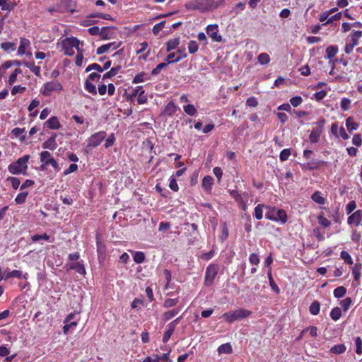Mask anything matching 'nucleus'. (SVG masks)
<instances>
[{"label": "nucleus", "mask_w": 362, "mask_h": 362, "mask_svg": "<svg viewBox=\"0 0 362 362\" xmlns=\"http://www.w3.org/2000/svg\"><path fill=\"white\" fill-rule=\"evenodd\" d=\"M30 158V155H24L16 161L10 163L8 166V172L13 175H27L28 163Z\"/></svg>", "instance_id": "nucleus-1"}, {"label": "nucleus", "mask_w": 362, "mask_h": 362, "mask_svg": "<svg viewBox=\"0 0 362 362\" xmlns=\"http://www.w3.org/2000/svg\"><path fill=\"white\" fill-rule=\"evenodd\" d=\"M252 314L250 310L245 308H238L232 312H227L223 314L222 317L225 321L231 324L236 320H241L248 317Z\"/></svg>", "instance_id": "nucleus-2"}, {"label": "nucleus", "mask_w": 362, "mask_h": 362, "mask_svg": "<svg viewBox=\"0 0 362 362\" xmlns=\"http://www.w3.org/2000/svg\"><path fill=\"white\" fill-rule=\"evenodd\" d=\"M214 0H192L185 4L187 10H199L202 11L209 10L212 8Z\"/></svg>", "instance_id": "nucleus-3"}, {"label": "nucleus", "mask_w": 362, "mask_h": 362, "mask_svg": "<svg viewBox=\"0 0 362 362\" xmlns=\"http://www.w3.org/2000/svg\"><path fill=\"white\" fill-rule=\"evenodd\" d=\"M269 211L265 215L266 218L280 221L281 223H286L288 220L286 212L284 209H276L275 207H267Z\"/></svg>", "instance_id": "nucleus-4"}, {"label": "nucleus", "mask_w": 362, "mask_h": 362, "mask_svg": "<svg viewBox=\"0 0 362 362\" xmlns=\"http://www.w3.org/2000/svg\"><path fill=\"white\" fill-rule=\"evenodd\" d=\"M79 40L74 37H66L62 41V49L65 55L72 56L74 54V48L79 50Z\"/></svg>", "instance_id": "nucleus-5"}, {"label": "nucleus", "mask_w": 362, "mask_h": 362, "mask_svg": "<svg viewBox=\"0 0 362 362\" xmlns=\"http://www.w3.org/2000/svg\"><path fill=\"white\" fill-rule=\"evenodd\" d=\"M63 89L62 85L57 81L46 82L43 84L40 93L44 96H49L52 93H59Z\"/></svg>", "instance_id": "nucleus-6"}, {"label": "nucleus", "mask_w": 362, "mask_h": 362, "mask_svg": "<svg viewBox=\"0 0 362 362\" xmlns=\"http://www.w3.org/2000/svg\"><path fill=\"white\" fill-rule=\"evenodd\" d=\"M219 266L217 264H210L206 269L204 284L210 286L214 284V279L218 272Z\"/></svg>", "instance_id": "nucleus-7"}, {"label": "nucleus", "mask_w": 362, "mask_h": 362, "mask_svg": "<svg viewBox=\"0 0 362 362\" xmlns=\"http://www.w3.org/2000/svg\"><path fill=\"white\" fill-rule=\"evenodd\" d=\"M107 134L105 131H100L92 134L87 140V147L93 148L98 146L105 139Z\"/></svg>", "instance_id": "nucleus-8"}, {"label": "nucleus", "mask_w": 362, "mask_h": 362, "mask_svg": "<svg viewBox=\"0 0 362 362\" xmlns=\"http://www.w3.org/2000/svg\"><path fill=\"white\" fill-rule=\"evenodd\" d=\"M76 313H71L64 320L63 332L67 334L69 330H74L78 325V318H76Z\"/></svg>", "instance_id": "nucleus-9"}, {"label": "nucleus", "mask_w": 362, "mask_h": 362, "mask_svg": "<svg viewBox=\"0 0 362 362\" xmlns=\"http://www.w3.org/2000/svg\"><path fill=\"white\" fill-rule=\"evenodd\" d=\"M327 165V162L321 160H312L302 165V168L309 170L318 169L321 167Z\"/></svg>", "instance_id": "nucleus-10"}, {"label": "nucleus", "mask_w": 362, "mask_h": 362, "mask_svg": "<svg viewBox=\"0 0 362 362\" xmlns=\"http://www.w3.org/2000/svg\"><path fill=\"white\" fill-rule=\"evenodd\" d=\"M206 33L215 42H221L222 37L218 34V25L216 24L209 25L206 27Z\"/></svg>", "instance_id": "nucleus-11"}, {"label": "nucleus", "mask_w": 362, "mask_h": 362, "mask_svg": "<svg viewBox=\"0 0 362 362\" xmlns=\"http://www.w3.org/2000/svg\"><path fill=\"white\" fill-rule=\"evenodd\" d=\"M97 252L99 259H104L106 255L107 248L105 244L101 240L100 235H96Z\"/></svg>", "instance_id": "nucleus-12"}, {"label": "nucleus", "mask_w": 362, "mask_h": 362, "mask_svg": "<svg viewBox=\"0 0 362 362\" xmlns=\"http://www.w3.org/2000/svg\"><path fill=\"white\" fill-rule=\"evenodd\" d=\"M57 136V134L56 133H52L51 136L42 143V148L50 151L55 150L57 148V144L56 141Z\"/></svg>", "instance_id": "nucleus-13"}, {"label": "nucleus", "mask_w": 362, "mask_h": 362, "mask_svg": "<svg viewBox=\"0 0 362 362\" xmlns=\"http://www.w3.org/2000/svg\"><path fill=\"white\" fill-rule=\"evenodd\" d=\"M28 276V273H23L20 270H13L11 272H4V279L8 280L11 278L23 279H27Z\"/></svg>", "instance_id": "nucleus-14"}, {"label": "nucleus", "mask_w": 362, "mask_h": 362, "mask_svg": "<svg viewBox=\"0 0 362 362\" xmlns=\"http://www.w3.org/2000/svg\"><path fill=\"white\" fill-rule=\"evenodd\" d=\"M362 219V211L357 210L351 216H349L347 218V223L349 225L355 224L356 226H358Z\"/></svg>", "instance_id": "nucleus-15"}, {"label": "nucleus", "mask_w": 362, "mask_h": 362, "mask_svg": "<svg viewBox=\"0 0 362 362\" xmlns=\"http://www.w3.org/2000/svg\"><path fill=\"white\" fill-rule=\"evenodd\" d=\"M177 107L174 102L170 101L169 102L165 107L163 114L171 117L175 114L177 112Z\"/></svg>", "instance_id": "nucleus-16"}, {"label": "nucleus", "mask_w": 362, "mask_h": 362, "mask_svg": "<svg viewBox=\"0 0 362 362\" xmlns=\"http://www.w3.org/2000/svg\"><path fill=\"white\" fill-rule=\"evenodd\" d=\"M44 125L50 129H58L60 127V122L57 117L53 116L49 118Z\"/></svg>", "instance_id": "nucleus-17"}, {"label": "nucleus", "mask_w": 362, "mask_h": 362, "mask_svg": "<svg viewBox=\"0 0 362 362\" xmlns=\"http://www.w3.org/2000/svg\"><path fill=\"white\" fill-rule=\"evenodd\" d=\"M176 54L175 52L169 54L166 57V63L168 64L180 62L181 59L187 57V53L185 51L182 52V55H178L175 57Z\"/></svg>", "instance_id": "nucleus-18"}, {"label": "nucleus", "mask_w": 362, "mask_h": 362, "mask_svg": "<svg viewBox=\"0 0 362 362\" xmlns=\"http://www.w3.org/2000/svg\"><path fill=\"white\" fill-rule=\"evenodd\" d=\"M69 269L75 270L78 274L81 275H85L86 273L83 262H76L70 264Z\"/></svg>", "instance_id": "nucleus-19"}, {"label": "nucleus", "mask_w": 362, "mask_h": 362, "mask_svg": "<svg viewBox=\"0 0 362 362\" xmlns=\"http://www.w3.org/2000/svg\"><path fill=\"white\" fill-rule=\"evenodd\" d=\"M362 37V31L353 30L349 35L350 43L354 46L359 44V39Z\"/></svg>", "instance_id": "nucleus-20"}, {"label": "nucleus", "mask_w": 362, "mask_h": 362, "mask_svg": "<svg viewBox=\"0 0 362 362\" xmlns=\"http://www.w3.org/2000/svg\"><path fill=\"white\" fill-rule=\"evenodd\" d=\"M346 127L349 133H351L353 131L357 130L359 127V124L354 121V118L353 117H349L346 119Z\"/></svg>", "instance_id": "nucleus-21"}, {"label": "nucleus", "mask_w": 362, "mask_h": 362, "mask_svg": "<svg viewBox=\"0 0 362 362\" xmlns=\"http://www.w3.org/2000/svg\"><path fill=\"white\" fill-rule=\"evenodd\" d=\"M30 45V42L28 39L26 38H21L20 45L18 49V54L20 55H23L25 54V50Z\"/></svg>", "instance_id": "nucleus-22"}, {"label": "nucleus", "mask_w": 362, "mask_h": 362, "mask_svg": "<svg viewBox=\"0 0 362 362\" xmlns=\"http://www.w3.org/2000/svg\"><path fill=\"white\" fill-rule=\"evenodd\" d=\"M23 64L28 67L37 76H40L41 69L39 66H36L34 62H26Z\"/></svg>", "instance_id": "nucleus-23"}, {"label": "nucleus", "mask_w": 362, "mask_h": 362, "mask_svg": "<svg viewBox=\"0 0 362 362\" xmlns=\"http://www.w3.org/2000/svg\"><path fill=\"white\" fill-rule=\"evenodd\" d=\"M179 312H180L179 308H175L173 310L166 311V312L163 313L162 315V320L165 322L170 320V319H172L173 317H174L176 315L178 314Z\"/></svg>", "instance_id": "nucleus-24"}, {"label": "nucleus", "mask_w": 362, "mask_h": 362, "mask_svg": "<svg viewBox=\"0 0 362 362\" xmlns=\"http://www.w3.org/2000/svg\"><path fill=\"white\" fill-rule=\"evenodd\" d=\"M311 199L314 202L321 205L325 204L326 202V199L322 196L321 192L320 191L315 192L312 194Z\"/></svg>", "instance_id": "nucleus-25"}, {"label": "nucleus", "mask_w": 362, "mask_h": 362, "mask_svg": "<svg viewBox=\"0 0 362 362\" xmlns=\"http://www.w3.org/2000/svg\"><path fill=\"white\" fill-rule=\"evenodd\" d=\"M230 196L239 204H243V209L245 210L247 206L243 200L242 195L236 190H232L230 192Z\"/></svg>", "instance_id": "nucleus-26"}, {"label": "nucleus", "mask_w": 362, "mask_h": 362, "mask_svg": "<svg viewBox=\"0 0 362 362\" xmlns=\"http://www.w3.org/2000/svg\"><path fill=\"white\" fill-rule=\"evenodd\" d=\"M25 132V128H19L16 127L12 129L11 134L13 135L15 137H20V140L22 142H24L25 141V135H22Z\"/></svg>", "instance_id": "nucleus-27"}, {"label": "nucleus", "mask_w": 362, "mask_h": 362, "mask_svg": "<svg viewBox=\"0 0 362 362\" xmlns=\"http://www.w3.org/2000/svg\"><path fill=\"white\" fill-rule=\"evenodd\" d=\"M214 184V179L211 176L206 175L202 180V187L204 189L209 191Z\"/></svg>", "instance_id": "nucleus-28"}, {"label": "nucleus", "mask_w": 362, "mask_h": 362, "mask_svg": "<svg viewBox=\"0 0 362 362\" xmlns=\"http://www.w3.org/2000/svg\"><path fill=\"white\" fill-rule=\"evenodd\" d=\"M217 351H218V354H229L233 352V348L230 343H226V344H221V346H219L218 347Z\"/></svg>", "instance_id": "nucleus-29"}, {"label": "nucleus", "mask_w": 362, "mask_h": 362, "mask_svg": "<svg viewBox=\"0 0 362 362\" xmlns=\"http://www.w3.org/2000/svg\"><path fill=\"white\" fill-rule=\"evenodd\" d=\"M180 44V38H173L166 42V51L170 52L176 49Z\"/></svg>", "instance_id": "nucleus-30"}, {"label": "nucleus", "mask_w": 362, "mask_h": 362, "mask_svg": "<svg viewBox=\"0 0 362 362\" xmlns=\"http://www.w3.org/2000/svg\"><path fill=\"white\" fill-rule=\"evenodd\" d=\"M268 279L269 281V285L272 288V289L276 293L279 294L280 293V289L278 287L277 284L275 283L272 274V268H269V270L268 272Z\"/></svg>", "instance_id": "nucleus-31"}, {"label": "nucleus", "mask_w": 362, "mask_h": 362, "mask_svg": "<svg viewBox=\"0 0 362 362\" xmlns=\"http://www.w3.org/2000/svg\"><path fill=\"white\" fill-rule=\"evenodd\" d=\"M1 47L5 52H14L16 49V44L11 42H5L1 43Z\"/></svg>", "instance_id": "nucleus-32"}, {"label": "nucleus", "mask_w": 362, "mask_h": 362, "mask_svg": "<svg viewBox=\"0 0 362 362\" xmlns=\"http://www.w3.org/2000/svg\"><path fill=\"white\" fill-rule=\"evenodd\" d=\"M112 46H114L113 47V49H115L117 48V46L115 45V42H113V43H109V44H105V45H103L101 46H100L98 49H97V51H96V53L98 54H102L108 51L109 49H110Z\"/></svg>", "instance_id": "nucleus-33"}, {"label": "nucleus", "mask_w": 362, "mask_h": 362, "mask_svg": "<svg viewBox=\"0 0 362 362\" xmlns=\"http://www.w3.org/2000/svg\"><path fill=\"white\" fill-rule=\"evenodd\" d=\"M121 69V66H115V67H112L109 71L106 72L103 76V80H106L107 78H110L115 76H116L119 71Z\"/></svg>", "instance_id": "nucleus-34"}, {"label": "nucleus", "mask_w": 362, "mask_h": 362, "mask_svg": "<svg viewBox=\"0 0 362 362\" xmlns=\"http://www.w3.org/2000/svg\"><path fill=\"white\" fill-rule=\"evenodd\" d=\"M338 52V47L337 45H330L326 49L327 58L331 59Z\"/></svg>", "instance_id": "nucleus-35"}, {"label": "nucleus", "mask_w": 362, "mask_h": 362, "mask_svg": "<svg viewBox=\"0 0 362 362\" xmlns=\"http://www.w3.org/2000/svg\"><path fill=\"white\" fill-rule=\"evenodd\" d=\"M318 223L324 228H328L331 226V221L324 216L323 213L317 216Z\"/></svg>", "instance_id": "nucleus-36"}, {"label": "nucleus", "mask_w": 362, "mask_h": 362, "mask_svg": "<svg viewBox=\"0 0 362 362\" xmlns=\"http://www.w3.org/2000/svg\"><path fill=\"white\" fill-rule=\"evenodd\" d=\"M0 7L2 11H11L13 9L14 5L8 0H0Z\"/></svg>", "instance_id": "nucleus-37"}, {"label": "nucleus", "mask_w": 362, "mask_h": 362, "mask_svg": "<svg viewBox=\"0 0 362 362\" xmlns=\"http://www.w3.org/2000/svg\"><path fill=\"white\" fill-rule=\"evenodd\" d=\"M346 346L344 344H336L330 349V352L335 354H341L345 352Z\"/></svg>", "instance_id": "nucleus-38"}, {"label": "nucleus", "mask_w": 362, "mask_h": 362, "mask_svg": "<svg viewBox=\"0 0 362 362\" xmlns=\"http://www.w3.org/2000/svg\"><path fill=\"white\" fill-rule=\"evenodd\" d=\"M320 304L317 300L313 302L309 307V311L313 315H317L320 313Z\"/></svg>", "instance_id": "nucleus-39"}, {"label": "nucleus", "mask_w": 362, "mask_h": 362, "mask_svg": "<svg viewBox=\"0 0 362 362\" xmlns=\"http://www.w3.org/2000/svg\"><path fill=\"white\" fill-rule=\"evenodd\" d=\"M133 259L137 264L143 263L145 260L144 252L141 251L134 252L133 255Z\"/></svg>", "instance_id": "nucleus-40"}, {"label": "nucleus", "mask_w": 362, "mask_h": 362, "mask_svg": "<svg viewBox=\"0 0 362 362\" xmlns=\"http://www.w3.org/2000/svg\"><path fill=\"white\" fill-rule=\"evenodd\" d=\"M40 162L42 163L41 168L43 169L44 166L46 165V161L48 159H52L53 158L51 156V153L47 151H44L40 153Z\"/></svg>", "instance_id": "nucleus-41"}, {"label": "nucleus", "mask_w": 362, "mask_h": 362, "mask_svg": "<svg viewBox=\"0 0 362 362\" xmlns=\"http://www.w3.org/2000/svg\"><path fill=\"white\" fill-rule=\"evenodd\" d=\"M22 74V70L19 68L16 69L9 76L8 83L11 86L13 85L17 80V76L18 74Z\"/></svg>", "instance_id": "nucleus-42"}, {"label": "nucleus", "mask_w": 362, "mask_h": 362, "mask_svg": "<svg viewBox=\"0 0 362 362\" xmlns=\"http://www.w3.org/2000/svg\"><path fill=\"white\" fill-rule=\"evenodd\" d=\"M266 207L264 204H259L255 208V217L257 220H261L263 218V209Z\"/></svg>", "instance_id": "nucleus-43"}, {"label": "nucleus", "mask_w": 362, "mask_h": 362, "mask_svg": "<svg viewBox=\"0 0 362 362\" xmlns=\"http://www.w3.org/2000/svg\"><path fill=\"white\" fill-rule=\"evenodd\" d=\"M85 89L90 93L95 95L97 94V90L95 86L91 83L89 80H86L85 81Z\"/></svg>", "instance_id": "nucleus-44"}, {"label": "nucleus", "mask_w": 362, "mask_h": 362, "mask_svg": "<svg viewBox=\"0 0 362 362\" xmlns=\"http://www.w3.org/2000/svg\"><path fill=\"white\" fill-rule=\"evenodd\" d=\"M179 302V298H167L164 300L163 307L165 308H172L176 305Z\"/></svg>", "instance_id": "nucleus-45"}, {"label": "nucleus", "mask_w": 362, "mask_h": 362, "mask_svg": "<svg viewBox=\"0 0 362 362\" xmlns=\"http://www.w3.org/2000/svg\"><path fill=\"white\" fill-rule=\"evenodd\" d=\"M346 289L345 287H344L342 286L336 288L333 292L334 296L337 298L343 297L346 294Z\"/></svg>", "instance_id": "nucleus-46"}, {"label": "nucleus", "mask_w": 362, "mask_h": 362, "mask_svg": "<svg viewBox=\"0 0 362 362\" xmlns=\"http://www.w3.org/2000/svg\"><path fill=\"white\" fill-rule=\"evenodd\" d=\"M341 315V310L340 308H334L330 312V317L333 320H337Z\"/></svg>", "instance_id": "nucleus-47"}, {"label": "nucleus", "mask_w": 362, "mask_h": 362, "mask_svg": "<svg viewBox=\"0 0 362 362\" xmlns=\"http://www.w3.org/2000/svg\"><path fill=\"white\" fill-rule=\"evenodd\" d=\"M351 100L347 98H343L340 102L341 108L344 111L349 110L351 108Z\"/></svg>", "instance_id": "nucleus-48"}, {"label": "nucleus", "mask_w": 362, "mask_h": 362, "mask_svg": "<svg viewBox=\"0 0 362 362\" xmlns=\"http://www.w3.org/2000/svg\"><path fill=\"white\" fill-rule=\"evenodd\" d=\"M28 194V192H23L19 193L15 198V202L17 204H23L26 200Z\"/></svg>", "instance_id": "nucleus-49"}, {"label": "nucleus", "mask_w": 362, "mask_h": 362, "mask_svg": "<svg viewBox=\"0 0 362 362\" xmlns=\"http://www.w3.org/2000/svg\"><path fill=\"white\" fill-rule=\"evenodd\" d=\"M199 45L195 40H190L188 43V51L190 54H194L198 51Z\"/></svg>", "instance_id": "nucleus-50"}, {"label": "nucleus", "mask_w": 362, "mask_h": 362, "mask_svg": "<svg viewBox=\"0 0 362 362\" xmlns=\"http://www.w3.org/2000/svg\"><path fill=\"white\" fill-rule=\"evenodd\" d=\"M49 235H48L47 233H44L42 235L35 234L31 237L33 242H37L41 240L49 241Z\"/></svg>", "instance_id": "nucleus-51"}, {"label": "nucleus", "mask_w": 362, "mask_h": 362, "mask_svg": "<svg viewBox=\"0 0 362 362\" xmlns=\"http://www.w3.org/2000/svg\"><path fill=\"white\" fill-rule=\"evenodd\" d=\"M258 62L261 64H267L270 62V57L267 53H261L257 57Z\"/></svg>", "instance_id": "nucleus-52"}, {"label": "nucleus", "mask_w": 362, "mask_h": 362, "mask_svg": "<svg viewBox=\"0 0 362 362\" xmlns=\"http://www.w3.org/2000/svg\"><path fill=\"white\" fill-rule=\"evenodd\" d=\"M340 257L342 259H344V261L346 263H347L349 264H352L354 263L351 255L346 251H344V250L341 251L340 253Z\"/></svg>", "instance_id": "nucleus-53"}, {"label": "nucleus", "mask_w": 362, "mask_h": 362, "mask_svg": "<svg viewBox=\"0 0 362 362\" xmlns=\"http://www.w3.org/2000/svg\"><path fill=\"white\" fill-rule=\"evenodd\" d=\"M184 111L186 114L190 116H193L196 114L197 110L194 106L192 104H189L183 107Z\"/></svg>", "instance_id": "nucleus-54"}, {"label": "nucleus", "mask_w": 362, "mask_h": 362, "mask_svg": "<svg viewBox=\"0 0 362 362\" xmlns=\"http://www.w3.org/2000/svg\"><path fill=\"white\" fill-rule=\"evenodd\" d=\"M165 21H161L157 24H156L152 29V32L155 35H157L160 30H162L165 27Z\"/></svg>", "instance_id": "nucleus-55"}, {"label": "nucleus", "mask_w": 362, "mask_h": 362, "mask_svg": "<svg viewBox=\"0 0 362 362\" xmlns=\"http://www.w3.org/2000/svg\"><path fill=\"white\" fill-rule=\"evenodd\" d=\"M92 70H95L99 73L103 71V69H102V66L97 63H93V64H91L89 66H88L86 69V72H89Z\"/></svg>", "instance_id": "nucleus-56"}, {"label": "nucleus", "mask_w": 362, "mask_h": 362, "mask_svg": "<svg viewBox=\"0 0 362 362\" xmlns=\"http://www.w3.org/2000/svg\"><path fill=\"white\" fill-rule=\"evenodd\" d=\"M291 155V149L285 148L282 150L279 155V158L281 161H286L288 160V157Z\"/></svg>", "instance_id": "nucleus-57"}, {"label": "nucleus", "mask_w": 362, "mask_h": 362, "mask_svg": "<svg viewBox=\"0 0 362 362\" xmlns=\"http://www.w3.org/2000/svg\"><path fill=\"white\" fill-rule=\"evenodd\" d=\"M351 303V298L349 297L346 298L340 301V305L344 311L348 310Z\"/></svg>", "instance_id": "nucleus-58"}, {"label": "nucleus", "mask_w": 362, "mask_h": 362, "mask_svg": "<svg viewBox=\"0 0 362 362\" xmlns=\"http://www.w3.org/2000/svg\"><path fill=\"white\" fill-rule=\"evenodd\" d=\"M8 181H10L12 185V187L14 189H17L21 184L20 180L18 177H8L7 178Z\"/></svg>", "instance_id": "nucleus-59"}, {"label": "nucleus", "mask_w": 362, "mask_h": 362, "mask_svg": "<svg viewBox=\"0 0 362 362\" xmlns=\"http://www.w3.org/2000/svg\"><path fill=\"white\" fill-rule=\"evenodd\" d=\"M352 274L354 276V280L358 281L361 278V272L360 267L358 264H355L352 269Z\"/></svg>", "instance_id": "nucleus-60"}, {"label": "nucleus", "mask_w": 362, "mask_h": 362, "mask_svg": "<svg viewBox=\"0 0 362 362\" xmlns=\"http://www.w3.org/2000/svg\"><path fill=\"white\" fill-rule=\"evenodd\" d=\"M25 90L26 88L25 86L21 85L14 86L11 89V94L15 95L17 93H23Z\"/></svg>", "instance_id": "nucleus-61"}, {"label": "nucleus", "mask_w": 362, "mask_h": 362, "mask_svg": "<svg viewBox=\"0 0 362 362\" xmlns=\"http://www.w3.org/2000/svg\"><path fill=\"white\" fill-rule=\"evenodd\" d=\"M302 102L303 99L300 96H295L290 99V103L294 107H296L298 105H300L302 103Z\"/></svg>", "instance_id": "nucleus-62"}, {"label": "nucleus", "mask_w": 362, "mask_h": 362, "mask_svg": "<svg viewBox=\"0 0 362 362\" xmlns=\"http://www.w3.org/2000/svg\"><path fill=\"white\" fill-rule=\"evenodd\" d=\"M355 344H356V352L357 354H362V339L361 337H357L355 339Z\"/></svg>", "instance_id": "nucleus-63"}, {"label": "nucleus", "mask_w": 362, "mask_h": 362, "mask_svg": "<svg viewBox=\"0 0 362 362\" xmlns=\"http://www.w3.org/2000/svg\"><path fill=\"white\" fill-rule=\"evenodd\" d=\"M352 144L356 146H361L362 144V139L360 134H356L352 138Z\"/></svg>", "instance_id": "nucleus-64"}]
</instances>
